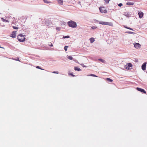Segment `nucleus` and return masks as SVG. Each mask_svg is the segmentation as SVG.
Segmentation results:
<instances>
[{
  "instance_id": "f257e3e1",
  "label": "nucleus",
  "mask_w": 147,
  "mask_h": 147,
  "mask_svg": "<svg viewBox=\"0 0 147 147\" xmlns=\"http://www.w3.org/2000/svg\"><path fill=\"white\" fill-rule=\"evenodd\" d=\"M67 25L69 27L73 28H75L77 26L76 22L72 20L68 22Z\"/></svg>"
},
{
  "instance_id": "f03ea898",
  "label": "nucleus",
  "mask_w": 147,
  "mask_h": 147,
  "mask_svg": "<svg viewBox=\"0 0 147 147\" xmlns=\"http://www.w3.org/2000/svg\"><path fill=\"white\" fill-rule=\"evenodd\" d=\"M99 22L100 24L102 25H108L110 26H113V24L111 22H104L103 21H97Z\"/></svg>"
},
{
  "instance_id": "7ed1b4c3",
  "label": "nucleus",
  "mask_w": 147,
  "mask_h": 147,
  "mask_svg": "<svg viewBox=\"0 0 147 147\" xmlns=\"http://www.w3.org/2000/svg\"><path fill=\"white\" fill-rule=\"evenodd\" d=\"M17 38L18 40L20 42H23L25 39L24 36L22 34H19Z\"/></svg>"
},
{
  "instance_id": "20e7f679",
  "label": "nucleus",
  "mask_w": 147,
  "mask_h": 147,
  "mask_svg": "<svg viewBox=\"0 0 147 147\" xmlns=\"http://www.w3.org/2000/svg\"><path fill=\"white\" fill-rule=\"evenodd\" d=\"M99 9L100 12L102 13H106L107 12V11L104 8H100Z\"/></svg>"
},
{
  "instance_id": "39448f33",
  "label": "nucleus",
  "mask_w": 147,
  "mask_h": 147,
  "mask_svg": "<svg viewBox=\"0 0 147 147\" xmlns=\"http://www.w3.org/2000/svg\"><path fill=\"white\" fill-rule=\"evenodd\" d=\"M136 89L137 90L140 91L144 93L145 94H146V91L143 89H142L140 88L137 87L136 88Z\"/></svg>"
},
{
  "instance_id": "423d86ee",
  "label": "nucleus",
  "mask_w": 147,
  "mask_h": 147,
  "mask_svg": "<svg viewBox=\"0 0 147 147\" xmlns=\"http://www.w3.org/2000/svg\"><path fill=\"white\" fill-rule=\"evenodd\" d=\"M146 62H144L142 66V68L144 71L146 70Z\"/></svg>"
},
{
  "instance_id": "0eeeda50",
  "label": "nucleus",
  "mask_w": 147,
  "mask_h": 147,
  "mask_svg": "<svg viewBox=\"0 0 147 147\" xmlns=\"http://www.w3.org/2000/svg\"><path fill=\"white\" fill-rule=\"evenodd\" d=\"M134 46L136 49H139L140 47V45L139 43H136L134 44Z\"/></svg>"
},
{
  "instance_id": "6e6552de",
  "label": "nucleus",
  "mask_w": 147,
  "mask_h": 147,
  "mask_svg": "<svg viewBox=\"0 0 147 147\" xmlns=\"http://www.w3.org/2000/svg\"><path fill=\"white\" fill-rule=\"evenodd\" d=\"M144 14L143 12H139L138 13V15L139 16V17L140 18H142V17L143 16Z\"/></svg>"
},
{
  "instance_id": "1a4fd4ad",
  "label": "nucleus",
  "mask_w": 147,
  "mask_h": 147,
  "mask_svg": "<svg viewBox=\"0 0 147 147\" xmlns=\"http://www.w3.org/2000/svg\"><path fill=\"white\" fill-rule=\"evenodd\" d=\"M11 35V36L12 38H15L16 37V33L14 32H13Z\"/></svg>"
},
{
  "instance_id": "9d476101",
  "label": "nucleus",
  "mask_w": 147,
  "mask_h": 147,
  "mask_svg": "<svg viewBox=\"0 0 147 147\" xmlns=\"http://www.w3.org/2000/svg\"><path fill=\"white\" fill-rule=\"evenodd\" d=\"M134 3L132 2H128L126 3V5H132L134 4Z\"/></svg>"
},
{
  "instance_id": "9b49d317",
  "label": "nucleus",
  "mask_w": 147,
  "mask_h": 147,
  "mask_svg": "<svg viewBox=\"0 0 147 147\" xmlns=\"http://www.w3.org/2000/svg\"><path fill=\"white\" fill-rule=\"evenodd\" d=\"M43 1H44V2L45 3H47V4L51 3H52V2L50 1H49L47 0H43Z\"/></svg>"
},
{
  "instance_id": "f8f14e48",
  "label": "nucleus",
  "mask_w": 147,
  "mask_h": 147,
  "mask_svg": "<svg viewBox=\"0 0 147 147\" xmlns=\"http://www.w3.org/2000/svg\"><path fill=\"white\" fill-rule=\"evenodd\" d=\"M58 3L61 5H62L63 3V1L62 0H57Z\"/></svg>"
},
{
  "instance_id": "ddd939ff",
  "label": "nucleus",
  "mask_w": 147,
  "mask_h": 147,
  "mask_svg": "<svg viewBox=\"0 0 147 147\" xmlns=\"http://www.w3.org/2000/svg\"><path fill=\"white\" fill-rule=\"evenodd\" d=\"M74 69L75 71H80L81 70L80 68H78V67H75Z\"/></svg>"
},
{
  "instance_id": "4468645a",
  "label": "nucleus",
  "mask_w": 147,
  "mask_h": 147,
  "mask_svg": "<svg viewBox=\"0 0 147 147\" xmlns=\"http://www.w3.org/2000/svg\"><path fill=\"white\" fill-rule=\"evenodd\" d=\"M90 40L91 43H93L94 41V39L93 38H90Z\"/></svg>"
},
{
  "instance_id": "2eb2a0df",
  "label": "nucleus",
  "mask_w": 147,
  "mask_h": 147,
  "mask_svg": "<svg viewBox=\"0 0 147 147\" xmlns=\"http://www.w3.org/2000/svg\"><path fill=\"white\" fill-rule=\"evenodd\" d=\"M98 60L100 61L101 62H102V63H105V61L104 60H103V59H98Z\"/></svg>"
},
{
  "instance_id": "dca6fc26",
  "label": "nucleus",
  "mask_w": 147,
  "mask_h": 147,
  "mask_svg": "<svg viewBox=\"0 0 147 147\" xmlns=\"http://www.w3.org/2000/svg\"><path fill=\"white\" fill-rule=\"evenodd\" d=\"M68 47V46H65L64 47V50L65 51H67V49Z\"/></svg>"
},
{
  "instance_id": "f3484780",
  "label": "nucleus",
  "mask_w": 147,
  "mask_h": 147,
  "mask_svg": "<svg viewBox=\"0 0 147 147\" xmlns=\"http://www.w3.org/2000/svg\"><path fill=\"white\" fill-rule=\"evenodd\" d=\"M87 76H94V77H97V76H96L95 75L92 74H91L90 75H88Z\"/></svg>"
},
{
  "instance_id": "a211bd4d",
  "label": "nucleus",
  "mask_w": 147,
  "mask_h": 147,
  "mask_svg": "<svg viewBox=\"0 0 147 147\" xmlns=\"http://www.w3.org/2000/svg\"><path fill=\"white\" fill-rule=\"evenodd\" d=\"M67 58L69 59L72 60L73 59V57L71 56H68Z\"/></svg>"
},
{
  "instance_id": "6ab92c4d",
  "label": "nucleus",
  "mask_w": 147,
  "mask_h": 147,
  "mask_svg": "<svg viewBox=\"0 0 147 147\" xmlns=\"http://www.w3.org/2000/svg\"><path fill=\"white\" fill-rule=\"evenodd\" d=\"M1 19H2V20L3 22H9V21L7 20L4 19L3 18H1Z\"/></svg>"
},
{
  "instance_id": "aec40b11",
  "label": "nucleus",
  "mask_w": 147,
  "mask_h": 147,
  "mask_svg": "<svg viewBox=\"0 0 147 147\" xmlns=\"http://www.w3.org/2000/svg\"><path fill=\"white\" fill-rule=\"evenodd\" d=\"M107 80L110 82H112L113 81V80L111 79L110 78H108L107 79Z\"/></svg>"
},
{
  "instance_id": "412c9836",
  "label": "nucleus",
  "mask_w": 147,
  "mask_h": 147,
  "mask_svg": "<svg viewBox=\"0 0 147 147\" xmlns=\"http://www.w3.org/2000/svg\"><path fill=\"white\" fill-rule=\"evenodd\" d=\"M125 16H127V17H129V15H131L129 14L128 13H125L124 14Z\"/></svg>"
},
{
  "instance_id": "4be33fe9",
  "label": "nucleus",
  "mask_w": 147,
  "mask_h": 147,
  "mask_svg": "<svg viewBox=\"0 0 147 147\" xmlns=\"http://www.w3.org/2000/svg\"><path fill=\"white\" fill-rule=\"evenodd\" d=\"M69 38V36H63V38Z\"/></svg>"
},
{
  "instance_id": "5701e85b",
  "label": "nucleus",
  "mask_w": 147,
  "mask_h": 147,
  "mask_svg": "<svg viewBox=\"0 0 147 147\" xmlns=\"http://www.w3.org/2000/svg\"><path fill=\"white\" fill-rule=\"evenodd\" d=\"M110 1V0H105V3H108Z\"/></svg>"
},
{
  "instance_id": "b1692460",
  "label": "nucleus",
  "mask_w": 147,
  "mask_h": 147,
  "mask_svg": "<svg viewBox=\"0 0 147 147\" xmlns=\"http://www.w3.org/2000/svg\"><path fill=\"white\" fill-rule=\"evenodd\" d=\"M127 65L128 67H131L132 66V64L131 63H128L127 64Z\"/></svg>"
},
{
  "instance_id": "393cba45",
  "label": "nucleus",
  "mask_w": 147,
  "mask_h": 147,
  "mask_svg": "<svg viewBox=\"0 0 147 147\" xmlns=\"http://www.w3.org/2000/svg\"><path fill=\"white\" fill-rule=\"evenodd\" d=\"M48 45L50 47H53V45L52 43L50 42L49 44H48Z\"/></svg>"
},
{
  "instance_id": "a878e982",
  "label": "nucleus",
  "mask_w": 147,
  "mask_h": 147,
  "mask_svg": "<svg viewBox=\"0 0 147 147\" xmlns=\"http://www.w3.org/2000/svg\"><path fill=\"white\" fill-rule=\"evenodd\" d=\"M13 28L14 29H18V28L17 27H16V26H13Z\"/></svg>"
},
{
  "instance_id": "bb28decb",
  "label": "nucleus",
  "mask_w": 147,
  "mask_h": 147,
  "mask_svg": "<svg viewBox=\"0 0 147 147\" xmlns=\"http://www.w3.org/2000/svg\"><path fill=\"white\" fill-rule=\"evenodd\" d=\"M97 28V27L94 26H92L91 27V28L92 29H93L96 28Z\"/></svg>"
},
{
  "instance_id": "cd10ccee",
  "label": "nucleus",
  "mask_w": 147,
  "mask_h": 147,
  "mask_svg": "<svg viewBox=\"0 0 147 147\" xmlns=\"http://www.w3.org/2000/svg\"><path fill=\"white\" fill-rule=\"evenodd\" d=\"M53 73L58 74L59 73V72L58 71H54L53 72Z\"/></svg>"
},
{
  "instance_id": "c85d7f7f",
  "label": "nucleus",
  "mask_w": 147,
  "mask_h": 147,
  "mask_svg": "<svg viewBox=\"0 0 147 147\" xmlns=\"http://www.w3.org/2000/svg\"><path fill=\"white\" fill-rule=\"evenodd\" d=\"M56 29L57 30H58L59 31L60 30V28L59 27H57L56 28Z\"/></svg>"
},
{
  "instance_id": "c756f323",
  "label": "nucleus",
  "mask_w": 147,
  "mask_h": 147,
  "mask_svg": "<svg viewBox=\"0 0 147 147\" xmlns=\"http://www.w3.org/2000/svg\"><path fill=\"white\" fill-rule=\"evenodd\" d=\"M127 33H129V34H133V32H130V31H128L127 32Z\"/></svg>"
},
{
  "instance_id": "7c9ffc66",
  "label": "nucleus",
  "mask_w": 147,
  "mask_h": 147,
  "mask_svg": "<svg viewBox=\"0 0 147 147\" xmlns=\"http://www.w3.org/2000/svg\"><path fill=\"white\" fill-rule=\"evenodd\" d=\"M118 5H119V7H121V6H122L123 5V4H122V3H119V4Z\"/></svg>"
},
{
  "instance_id": "2f4dec72",
  "label": "nucleus",
  "mask_w": 147,
  "mask_h": 147,
  "mask_svg": "<svg viewBox=\"0 0 147 147\" xmlns=\"http://www.w3.org/2000/svg\"><path fill=\"white\" fill-rule=\"evenodd\" d=\"M36 68H37L40 69H41L43 70V69H41V68H40L39 66H37L36 67Z\"/></svg>"
},
{
  "instance_id": "473e14b6",
  "label": "nucleus",
  "mask_w": 147,
  "mask_h": 147,
  "mask_svg": "<svg viewBox=\"0 0 147 147\" xmlns=\"http://www.w3.org/2000/svg\"><path fill=\"white\" fill-rule=\"evenodd\" d=\"M81 65L82 66L84 67H86V66H85L84 65V64H81Z\"/></svg>"
},
{
  "instance_id": "72a5a7b5",
  "label": "nucleus",
  "mask_w": 147,
  "mask_h": 147,
  "mask_svg": "<svg viewBox=\"0 0 147 147\" xmlns=\"http://www.w3.org/2000/svg\"><path fill=\"white\" fill-rule=\"evenodd\" d=\"M128 29L131 30H133V29L131 28H130L128 27Z\"/></svg>"
},
{
  "instance_id": "f704fd0d",
  "label": "nucleus",
  "mask_w": 147,
  "mask_h": 147,
  "mask_svg": "<svg viewBox=\"0 0 147 147\" xmlns=\"http://www.w3.org/2000/svg\"><path fill=\"white\" fill-rule=\"evenodd\" d=\"M125 68L126 69H129V68H128L127 67V65L125 66Z\"/></svg>"
},
{
  "instance_id": "c9c22d12",
  "label": "nucleus",
  "mask_w": 147,
  "mask_h": 147,
  "mask_svg": "<svg viewBox=\"0 0 147 147\" xmlns=\"http://www.w3.org/2000/svg\"><path fill=\"white\" fill-rule=\"evenodd\" d=\"M124 27L128 29V27H127L124 26Z\"/></svg>"
},
{
  "instance_id": "e433bc0d",
  "label": "nucleus",
  "mask_w": 147,
  "mask_h": 147,
  "mask_svg": "<svg viewBox=\"0 0 147 147\" xmlns=\"http://www.w3.org/2000/svg\"><path fill=\"white\" fill-rule=\"evenodd\" d=\"M72 76H74L75 75H72Z\"/></svg>"
},
{
  "instance_id": "4c0bfd02",
  "label": "nucleus",
  "mask_w": 147,
  "mask_h": 147,
  "mask_svg": "<svg viewBox=\"0 0 147 147\" xmlns=\"http://www.w3.org/2000/svg\"><path fill=\"white\" fill-rule=\"evenodd\" d=\"M17 61H19V59H17Z\"/></svg>"
}]
</instances>
